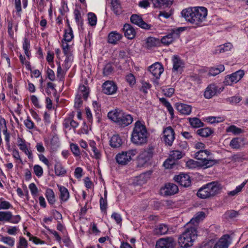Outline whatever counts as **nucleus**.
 Here are the masks:
<instances>
[{
	"mask_svg": "<svg viewBox=\"0 0 248 248\" xmlns=\"http://www.w3.org/2000/svg\"><path fill=\"white\" fill-rule=\"evenodd\" d=\"M150 173L146 172L141 174L138 178V182L139 185H142L145 183L149 178Z\"/></svg>",
	"mask_w": 248,
	"mask_h": 248,
	"instance_id": "nucleus-45",
	"label": "nucleus"
},
{
	"mask_svg": "<svg viewBox=\"0 0 248 248\" xmlns=\"http://www.w3.org/2000/svg\"><path fill=\"white\" fill-rule=\"evenodd\" d=\"M62 47L63 49V53L65 56L68 57V59L71 56V53L70 52L69 50V46L66 42H63V41H62Z\"/></svg>",
	"mask_w": 248,
	"mask_h": 248,
	"instance_id": "nucleus-50",
	"label": "nucleus"
},
{
	"mask_svg": "<svg viewBox=\"0 0 248 248\" xmlns=\"http://www.w3.org/2000/svg\"><path fill=\"white\" fill-rule=\"evenodd\" d=\"M65 73L61 65L59 64L57 69V77L59 78L60 80H63L64 77Z\"/></svg>",
	"mask_w": 248,
	"mask_h": 248,
	"instance_id": "nucleus-60",
	"label": "nucleus"
},
{
	"mask_svg": "<svg viewBox=\"0 0 248 248\" xmlns=\"http://www.w3.org/2000/svg\"><path fill=\"white\" fill-rule=\"evenodd\" d=\"M130 21L140 27L144 29H149L151 26L145 23L142 19V17L137 15H132L130 17Z\"/></svg>",
	"mask_w": 248,
	"mask_h": 248,
	"instance_id": "nucleus-16",
	"label": "nucleus"
},
{
	"mask_svg": "<svg viewBox=\"0 0 248 248\" xmlns=\"http://www.w3.org/2000/svg\"><path fill=\"white\" fill-rule=\"evenodd\" d=\"M244 139L242 138H236L232 139L230 143V146L232 149H239L244 144Z\"/></svg>",
	"mask_w": 248,
	"mask_h": 248,
	"instance_id": "nucleus-30",
	"label": "nucleus"
},
{
	"mask_svg": "<svg viewBox=\"0 0 248 248\" xmlns=\"http://www.w3.org/2000/svg\"><path fill=\"white\" fill-rule=\"evenodd\" d=\"M169 231L168 225L164 224H161L155 227L153 232L155 235H162L167 233Z\"/></svg>",
	"mask_w": 248,
	"mask_h": 248,
	"instance_id": "nucleus-27",
	"label": "nucleus"
},
{
	"mask_svg": "<svg viewBox=\"0 0 248 248\" xmlns=\"http://www.w3.org/2000/svg\"><path fill=\"white\" fill-rule=\"evenodd\" d=\"M179 189L178 186L173 183H168L161 189V194L165 196H171L177 193Z\"/></svg>",
	"mask_w": 248,
	"mask_h": 248,
	"instance_id": "nucleus-12",
	"label": "nucleus"
},
{
	"mask_svg": "<svg viewBox=\"0 0 248 248\" xmlns=\"http://www.w3.org/2000/svg\"><path fill=\"white\" fill-rule=\"evenodd\" d=\"M163 138L165 143L171 146L175 139V133L171 126L167 127L163 131Z\"/></svg>",
	"mask_w": 248,
	"mask_h": 248,
	"instance_id": "nucleus-9",
	"label": "nucleus"
},
{
	"mask_svg": "<svg viewBox=\"0 0 248 248\" xmlns=\"http://www.w3.org/2000/svg\"><path fill=\"white\" fill-rule=\"evenodd\" d=\"M12 214L9 211L3 212L0 211V221H10Z\"/></svg>",
	"mask_w": 248,
	"mask_h": 248,
	"instance_id": "nucleus-40",
	"label": "nucleus"
},
{
	"mask_svg": "<svg viewBox=\"0 0 248 248\" xmlns=\"http://www.w3.org/2000/svg\"><path fill=\"white\" fill-rule=\"evenodd\" d=\"M114 68L110 63H108L105 65L103 68V75L105 76H108L112 74Z\"/></svg>",
	"mask_w": 248,
	"mask_h": 248,
	"instance_id": "nucleus-43",
	"label": "nucleus"
},
{
	"mask_svg": "<svg viewBox=\"0 0 248 248\" xmlns=\"http://www.w3.org/2000/svg\"><path fill=\"white\" fill-rule=\"evenodd\" d=\"M46 196L50 204H53L55 202V194L52 189L47 188L46 192Z\"/></svg>",
	"mask_w": 248,
	"mask_h": 248,
	"instance_id": "nucleus-35",
	"label": "nucleus"
},
{
	"mask_svg": "<svg viewBox=\"0 0 248 248\" xmlns=\"http://www.w3.org/2000/svg\"><path fill=\"white\" fill-rule=\"evenodd\" d=\"M50 144L53 148H56L59 146V139L57 135L52 137L50 140Z\"/></svg>",
	"mask_w": 248,
	"mask_h": 248,
	"instance_id": "nucleus-54",
	"label": "nucleus"
},
{
	"mask_svg": "<svg viewBox=\"0 0 248 248\" xmlns=\"http://www.w3.org/2000/svg\"><path fill=\"white\" fill-rule=\"evenodd\" d=\"M117 85L112 81H107L102 85V92L106 94L112 95L117 91Z\"/></svg>",
	"mask_w": 248,
	"mask_h": 248,
	"instance_id": "nucleus-10",
	"label": "nucleus"
},
{
	"mask_svg": "<svg viewBox=\"0 0 248 248\" xmlns=\"http://www.w3.org/2000/svg\"><path fill=\"white\" fill-rule=\"evenodd\" d=\"M190 125L194 128H199L203 126V123L198 118L194 117L189 118Z\"/></svg>",
	"mask_w": 248,
	"mask_h": 248,
	"instance_id": "nucleus-39",
	"label": "nucleus"
},
{
	"mask_svg": "<svg viewBox=\"0 0 248 248\" xmlns=\"http://www.w3.org/2000/svg\"><path fill=\"white\" fill-rule=\"evenodd\" d=\"M242 100L240 96H232L227 99V101L232 104H236L240 102Z\"/></svg>",
	"mask_w": 248,
	"mask_h": 248,
	"instance_id": "nucleus-56",
	"label": "nucleus"
},
{
	"mask_svg": "<svg viewBox=\"0 0 248 248\" xmlns=\"http://www.w3.org/2000/svg\"><path fill=\"white\" fill-rule=\"evenodd\" d=\"M173 179L175 182L183 187H187L191 185L190 177L187 174L181 173L178 175H175Z\"/></svg>",
	"mask_w": 248,
	"mask_h": 248,
	"instance_id": "nucleus-11",
	"label": "nucleus"
},
{
	"mask_svg": "<svg viewBox=\"0 0 248 248\" xmlns=\"http://www.w3.org/2000/svg\"><path fill=\"white\" fill-rule=\"evenodd\" d=\"M124 111L119 109H115L109 111L108 114L109 119L119 124L121 117L124 115Z\"/></svg>",
	"mask_w": 248,
	"mask_h": 248,
	"instance_id": "nucleus-19",
	"label": "nucleus"
},
{
	"mask_svg": "<svg viewBox=\"0 0 248 248\" xmlns=\"http://www.w3.org/2000/svg\"><path fill=\"white\" fill-rule=\"evenodd\" d=\"M212 133L213 131L208 127L201 128L197 131V134L202 137H208Z\"/></svg>",
	"mask_w": 248,
	"mask_h": 248,
	"instance_id": "nucleus-37",
	"label": "nucleus"
},
{
	"mask_svg": "<svg viewBox=\"0 0 248 248\" xmlns=\"http://www.w3.org/2000/svg\"><path fill=\"white\" fill-rule=\"evenodd\" d=\"M110 145L113 148H119L123 144V140L118 135H113L109 140Z\"/></svg>",
	"mask_w": 248,
	"mask_h": 248,
	"instance_id": "nucleus-29",
	"label": "nucleus"
},
{
	"mask_svg": "<svg viewBox=\"0 0 248 248\" xmlns=\"http://www.w3.org/2000/svg\"><path fill=\"white\" fill-rule=\"evenodd\" d=\"M183 31L184 30L182 28L171 30L169 33L161 38V42L165 45H170L179 37L180 31Z\"/></svg>",
	"mask_w": 248,
	"mask_h": 248,
	"instance_id": "nucleus-7",
	"label": "nucleus"
},
{
	"mask_svg": "<svg viewBox=\"0 0 248 248\" xmlns=\"http://www.w3.org/2000/svg\"><path fill=\"white\" fill-rule=\"evenodd\" d=\"M205 217V214L203 212H198L187 224H190L189 226H193L194 225L196 228L197 224L201 221Z\"/></svg>",
	"mask_w": 248,
	"mask_h": 248,
	"instance_id": "nucleus-26",
	"label": "nucleus"
},
{
	"mask_svg": "<svg viewBox=\"0 0 248 248\" xmlns=\"http://www.w3.org/2000/svg\"><path fill=\"white\" fill-rule=\"evenodd\" d=\"M28 242L25 238L20 236L17 246V248H27Z\"/></svg>",
	"mask_w": 248,
	"mask_h": 248,
	"instance_id": "nucleus-55",
	"label": "nucleus"
},
{
	"mask_svg": "<svg viewBox=\"0 0 248 248\" xmlns=\"http://www.w3.org/2000/svg\"><path fill=\"white\" fill-rule=\"evenodd\" d=\"M184 155V154L178 150L172 151L170 152V158H172L175 161L182 158Z\"/></svg>",
	"mask_w": 248,
	"mask_h": 248,
	"instance_id": "nucleus-42",
	"label": "nucleus"
},
{
	"mask_svg": "<svg viewBox=\"0 0 248 248\" xmlns=\"http://www.w3.org/2000/svg\"><path fill=\"white\" fill-rule=\"evenodd\" d=\"M190 224L185 226V231L179 237L178 243L183 248H188L193 245V243L197 237V230L195 226H189Z\"/></svg>",
	"mask_w": 248,
	"mask_h": 248,
	"instance_id": "nucleus-2",
	"label": "nucleus"
},
{
	"mask_svg": "<svg viewBox=\"0 0 248 248\" xmlns=\"http://www.w3.org/2000/svg\"><path fill=\"white\" fill-rule=\"evenodd\" d=\"M69 29L65 30V33L63 36V40L65 42H70L74 37L72 28L68 25Z\"/></svg>",
	"mask_w": 248,
	"mask_h": 248,
	"instance_id": "nucleus-38",
	"label": "nucleus"
},
{
	"mask_svg": "<svg viewBox=\"0 0 248 248\" xmlns=\"http://www.w3.org/2000/svg\"><path fill=\"white\" fill-rule=\"evenodd\" d=\"M154 148L153 146H149L146 150L142 151L140 156L139 160L143 163H146L149 161L154 155Z\"/></svg>",
	"mask_w": 248,
	"mask_h": 248,
	"instance_id": "nucleus-15",
	"label": "nucleus"
},
{
	"mask_svg": "<svg viewBox=\"0 0 248 248\" xmlns=\"http://www.w3.org/2000/svg\"><path fill=\"white\" fill-rule=\"evenodd\" d=\"M60 191V199L63 202H66L69 198V193L66 188L63 186L58 185Z\"/></svg>",
	"mask_w": 248,
	"mask_h": 248,
	"instance_id": "nucleus-32",
	"label": "nucleus"
},
{
	"mask_svg": "<svg viewBox=\"0 0 248 248\" xmlns=\"http://www.w3.org/2000/svg\"><path fill=\"white\" fill-rule=\"evenodd\" d=\"M156 40L154 37H149L147 39L146 44L148 48L152 47V46L156 45Z\"/></svg>",
	"mask_w": 248,
	"mask_h": 248,
	"instance_id": "nucleus-58",
	"label": "nucleus"
},
{
	"mask_svg": "<svg viewBox=\"0 0 248 248\" xmlns=\"http://www.w3.org/2000/svg\"><path fill=\"white\" fill-rule=\"evenodd\" d=\"M122 35L116 31H112L108 35V42L110 44H116L121 39Z\"/></svg>",
	"mask_w": 248,
	"mask_h": 248,
	"instance_id": "nucleus-28",
	"label": "nucleus"
},
{
	"mask_svg": "<svg viewBox=\"0 0 248 248\" xmlns=\"http://www.w3.org/2000/svg\"><path fill=\"white\" fill-rule=\"evenodd\" d=\"M131 141L137 145H141L147 143L148 132L145 125L140 121H137L135 124L131 134Z\"/></svg>",
	"mask_w": 248,
	"mask_h": 248,
	"instance_id": "nucleus-1",
	"label": "nucleus"
},
{
	"mask_svg": "<svg viewBox=\"0 0 248 248\" xmlns=\"http://www.w3.org/2000/svg\"><path fill=\"white\" fill-rule=\"evenodd\" d=\"M12 206L9 202L4 201L2 198L0 199V210H6Z\"/></svg>",
	"mask_w": 248,
	"mask_h": 248,
	"instance_id": "nucleus-48",
	"label": "nucleus"
},
{
	"mask_svg": "<svg viewBox=\"0 0 248 248\" xmlns=\"http://www.w3.org/2000/svg\"><path fill=\"white\" fill-rule=\"evenodd\" d=\"M30 146V143H28L25 145H22L21 147H19V149L28 156L29 159H32L33 156Z\"/></svg>",
	"mask_w": 248,
	"mask_h": 248,
	"instance_id": "nucleus-36",
	"label": "nucleus"
},
{
	"mask_svg": "<svg viewBox=\"0 0 248 248\" xmlns=\"http://www.w3.org/2000/svg\"><path fill=\"white\" fill-rule=\"evenodd\" d=\"M149 71L156 78H160L164 71L162 65L159 62H155L149 67Z\"/></svg>",
	"mask_w": 248,
	"mask_h": 248,
	"instance_id": "nucleus-18",
	"label": "nucleus"
},
{
	"mask_svg": "<svg viewBox=\"0 0 248 248\" xmlns=\"http://www.w3.org/2000/svg\"><path fill=\"white\" fill-rule=\"evenodd\" d=\"M217 87L215 84H210L206 89L204 95L206 98L210 99L217 93Z\"/></svg>",
	"mask_w": 248,
	"mask_h": 248,
	"instance_id": "nucleus-25",
	"label": "nucleus"
},
{
	"mask_svg": "<svg viewBox=\"0 0 248 248\" xmlns=\"http://www.w3.org/2000/svg\"><path fill=\"white\" fill-rule=\"evenodd\" d=\"M76 21L78 23H82L80 12L79 10L75 9L74 12Z\"/></svg>",
	"mask_w": 248,
	"mask_h": 248,
	"instance_id": "nucleus-62",
	"label": "nucleus"
},
{
	"mask_svg": "<svg viewBox=\"0 0 248 248\" xmlns=\"http://www.w3.org/2000/svg\"><path fill=\"white\" fill-rule=\"evenodd\" d=\"M193 24L197 26H201L202 22L206 20L207 16V10L203 7H195Z\"/></svg>",
	"mask_w": 248,
	"mask_h": 248,
	"instance_id": "nucleus-6",
	"label": "nucleus"
},
{
	"mask_svg": "<svg viewBox=\"0 0 248 248\" xmlns=\"http://www.w3.org/2000/svg\"><path fill=\"white\" fill-rule=\"evenodd\" d=\"M175 161H176L172 158H170L169 156V158L166 159L164 162L163 164L164 166L167 169H171L172 168V166L175 164Z\"/></svg>",
	"mask_w": 248,
	"mask_h": 248,
	"instance_id": "nucleus-51",
	"label": "nucleus"
},
{
	"mask_svg": "<svg viewBox=\"0 0 248 248\" xmlns=\"http://www.w3.org/2000/svg\"><path fill=\"white\" fill-rule=\"evenodd\" d=\"M123 31L125 36L128 39H132L134 38L136 31L133 27L129 24H125L123 27Z\"/></svg>",
	"mask_w": 248,
	"mask_h": 248,
	"instance_id": "nucleus-21",
	"label": "nucleus"
},
{
	"mask_svg": "<svg viewBox=\"0 0 248 248\" xmlns=\"http://www.w3.org/2000/svg\"><path fill=\"white\" fill-rule=\"evenodd\" d=\"M89 23L91 26H95L96 24L97 17L93 13H89L88 14Z\"/></svg>",
	"mask_w": 248,
	"mask_h": 248,
	"instance_id": "nucleus-47",
	"label": "nucleus"
},
{
	"mask_svg": "<svg viewBox=\"0 0 248 248\" xmlns=\"http://www.w3.org/2000/svg\"><path fill=\"white\" fill-rule=\"evenodd\" d=\"M0 241L10 247H13L15 245V239L9 236H1L0 238Z\"/></svg>",
	"mask_w": 248,
	"mask_h": 248,
	"instance_id": "nucleus-41",
	"label": "nucleus"
},
{
	"mask_svg": "<svg viewBox=\"0 0 248 248\" xmlns=\"http://www.w3.org/2000/svg\"><path fill=\"white\" fill-rule=\"evenodd\" d=\"M227 131L232 132L234 134H239L242 132V130L234 125H231L227 128Z\"/></svg>",
	"mask_w": 248,
	"mask_h": 248,
	"instance_id": "nucleus-52",
	"label": "nucleus"
},
{
	"mask_svg": "<svg viewBox=\"0 0 248 248\" xmlns=\"http://www.w3.org/2000/svg\"><path fill=\"white\" fill-rule=\"evenodd\" d=\"M174 241L172 237L160 238L156 243L155 248H173Z\"/></svg>",
	"mask_w": 248,
	"mask_h": 248,
	"instance_id": "nucleus-13",
	"label": "nucleus"
},
{
	"mask_svg": "<svg viewBox=\"0 0 248 248\" xmlns=\"http://www.w3.org/2000/svg\"><path fill=\"white\" fill-rule=\"evenodd\" d=\"M78 94H81L85 99H87L88 97L89 91L85 85H80L79 87V93Z\"/></svg>",
	"mask_w": 248,
	"mask_h": 248,
	"instance_id": "nucleus-46",
	"label": "nucleus"
},
{
	"mask_svg": "<svg viewBox=\"0 0 248 248\" xmlns=\"http://www.w3.org/2000/svg\"><path fill=\"white\" fill-rule=\"evenodd\" d=\"M33 171L35 175L38 177H41L43 175V169L40 166L38 165H35L34 166Z\"/></svg>",
	"mask_w": 248,
	"mask_h": 248,
	"instance_id": "nucleus-53",
	"label": "nucleus"
},
{
	"mask_svg": "<svg viewBox=\"0 0 248 248\" xmlns=\"http://www.w3.org/2000/svg\"><path fill=\"white\" fill-rule=\"evenodd\" d=\"M244 75V71L239 70L230 75L227 76L224 81V84L228 86L236 83L243 77Z\"/></svg>",
	"mask_w": 248,
	"mask_h": 248,
	"instance_id": "nucleus-8",
	"label": "nucleus"
},
{
	"mask_svg": "<svg viewBox=\"0 0 248 248\" xmlns=\"http://www.w3.org/2000/svg\"><path fill=\"white\" fill-rule=\"evenodd\" d=\"M225 69L223 65H219L217 67H211L209 71L208 75L209 76H215L221 72H223Z\"/></svg>",
	"mask_w": 248,
	"mask_h": 248,
	"instance_id": "nucleus-33",
	"label": "nucleus"
},
{
	"mask_svg": "<svg viewBox=\"0 0 248 248\" xmlns=\"http://www.w3.org/2000/svg\"><path fill=\"white\" fill-rule=\"evenodd\" d=\"M175 106L177 110L182 114L188 115L191 112V107L190 105L177 103Z\"/></svg>",
	"mask_w": 248,
	"mask_h": 248,
	"instance_id": "nucleus-20",
	"label": "nucleus"
},
{
	"mask_svg": "<svg viewBox=\"0 0 248 248\" xmlns=\"http://www.w3.org/2000/svg\"><path fill=\"white\" fill-rule=\"evenodd\" d=\"M211 153L208 150H199L194 155V157L197 160H201L200 166L205 168L211 167L217 163L215 159H209L208 157Z\"/></svg>",
	"mask_w": 248,
	"mask_h": 248,
	"instance_id": "nucleus-4",
	"label": "nucleus"
},
{
	"mask_svg": "<svg viewBox=\"0 0 248 248\" xmlns=\"http://www.w3.org/2000/svg\"><path fill=\"white\" fill-rule=\"evenodd\" d=\"M111 10L116 15H120L122 13V8L119 0H111Z\"/></svg>",
	"mask_w": 248,
	"mask_h": 248,
	"instance_id": "nucleus-31",
	"label": "nucleus"
},
{
	"mask_svg": "<svg viewBox=\"0 0 248 248\" xmlns=\"http://www.w3.org/2000/svg\"><path fill=\"white\" fill-rule=\"evenodd\" d=\"M222 186L217 182H212L201 187L197 193V195L201 199H207L220 193Z\"/></svg>",
	"mask_w": 248,
	"mask_h": 248,
	"instance_id": "nucleus-3",
	"label": "nucleus"
},
{
	"mask_svg": "<svg viewBox=\"0 0 248 248\" xmlns=\"http://www.w3.org/2000/svg\"><path fill=\"white\" fill-rule=\"evenodd\" d=\"M126 80L130 85H133L136 82L135 78L132 74H130L126 76Z\"/></svg>",
	"mask_w": 248,
	"mask_h": 248,
	"instance_id": "nucleus-63",
	"label": "nucleus"
},
{
	"mask_svg": "<svg viewBox=\"0 0 248 248\" xmlns=\"http://www.w3.org/2000/svg\"><path fill=\"white\" fill-rule=\"evenodd\" d=\"M121 117L118 125L123 127H125L129 125L132 123L133 120V117L131 115L124 112V115Z\"/></svg>",
	"mask_w": 248,
	"mask_h": 248,
	"instance_id": "nucleus-23",
	"label": "nucleus"
},
{
	"mask_svg": "<svg viewBox=\"0 0 248 248\" xmlns=\"http://www.w3.org/2000/svg\"><path fill=\"white\" fill-rule=\"evenodd\" d=\"M70 149L73 154L76 156H78L80 155L79 147L77 144L71 143L70 144Z\"/></svg>",
	"mask_w": 248,
	"mask_h": 248,
	"instance_id": "nucleus-49",
	"label": "nucleus"
},
{
	"mask_svg": "<svg viewBox=\"0 0 248 248\" xmlns=\"http://www.w3.org/2000/svg\"><path fill=\"white\" fill-rule=\"evenodd\" d=\"M195 7H189L184 9L181 12L182 16L185 18L186 20L190 23L193 24V20L194 19Z\"/></svg>",
	"mask_w": 248,
	"mask_h": 248,
	"instance_id": "nucleus-17",
	"label": "nucleus"
},
{
	"mask_svg": "<svg viewBox=\"0 0 248 248\" xmlns=\"http://www.w3.org/2000/svg\"><path fill=\"white\" fill-rule=\"evenodd\" d=\"M171 0H151V3L156 8H166L172 5Z\"/></svg>",
	"mask_w": 248,
	"mask_h": 248,
	"instance_id": "nucleus-22",
	"label": "nucleus"
},
{
	"mask_svg": "<svg viewBox=\"0 0 248 248\" xmlns=\"http://www.w3.org/2000/svg\"><path fill=\"white\" fill-rule=\"evenodd\" d=\"M225 215L226 217H228L230 218H233L237 217L239 215V213L238 212L232 210L226 212Z\"/></svg>",
	"mask_w": 248,
	"mask_h": 248,
	"instance_id": "nucleus-61",
	"label": "nucleus"
},
{
	"mask_svg": "<svg viewBox=\"0 0 248 248\" xmlns=\"http://www.w3.org/2000/svg\"><path fill=\"white\" fill-rule=\"evenodd\" d=\"M232 45L230 43H227L222 45L219 46L216 50V53H223L229 51L232 48Z\"/></svg>",
	"mask_w": 248,
	"mask_h": 248,
	"instance_id": "nucleus-34",
	"label": "nucleus"
},
{
	"mask_svg": "<svg viewBox=\"0 0 248 248\" xmlns=\"http://www.w3.org/2000/svg\"><path fill=\"white\" fill-rule=\"evenodd\" d=\"M55 172L57 176L63 175L66 173V170L62 165L60 163H57L55 165Z\"/></svg>",
	"mask_w": 248,
	"mask_h": 248,
	"instance_id": "nucleus-44",
	"label": "nucleus"
},
{
	"mask_svg": "<svg viewBox=\"0 0 248 248\" xmlns=\"http://www.w3.org/2000/svg\"><path fill=\"white\" fill-rule=\"evenodd\" d=\"M232 240L228 234L223 235L215 244L213 248H228Z\"/></svg>",
	"mask_w": 248,
	"mask_h": 248,
	"instance_id": "nucleus-14",
	"label": "nucleus"
},
{
	"mask_svg": "<svg viewBox=\"0 0 248 248\" xmlns=\"http://www.w3.org/2000/svg\"><path fill=\"white\" fill-rule=\"evenodd\" d=\"M82 104L81 100V94H77L76 96L75 102V107L77 108H80Z\"/></svg>",
	"mask_w": 248,
	"mask_h": 248,
	"instance_id": "nucleus-57",
	"label": "nucleus"
},
{
	"mask_svg": "<svg viewBox=\"0 0 248 248\" xmlns=\"http://www.w3.org/2000/svg\"><path fill=\"white\" fill-rule=\"evenodd\" d=\"M100 209L101 211H106L107 208V200L104 199L102 197H101L100 199Z\"/></svg>",
	"mask_w": 248,
	"mask_h": 248,
	"instance_id": "nucleus-64",
	"label": "nucleus"
},
{
	"mask_svg": "<svg viewBox=\"0 0 248 248\" xmlns=\"http://www.w3.org/2000/svg\"><path fill=\"white\" fill-rule=\"evenodd\" d=\"M24 123L26 127L29 129H32L34 128V123L31 120L29 117H28L24 121Z\"/></svg>",
	"mask_w": 248,
	"mask_h": 248,
	"instance_id": "nucleus-59",
	"label": "nucleus"
},
{
	"mask_svg": "<svg viewBox=\"0 0 248 248\" xmlns=\"http://www.w3.org/2000/svg\"><path fill=\"white\" fill-rule=\"evenodd\" d=\"M137 154V151L136 149H130L118 154L115 158L119 164L125 165L129 162Z\"/></svg>",
	"mask_w": 248,
	"mask_h": 248,
	"instance_id": "nucleus-5",
	"label": "nucleus"
},
{
	"mask_svg": "<svg viewBox=\"0 0 248 248\" xmlns=\"http://www.w3.org/2000/svg\"><path fill=\"white\" fill-rule=\"evenodd\" d=\"M173 68L174 72H181L184 67V63L182 60L177 56L174 55L172 59Z\"/></svg>",
	"mask_w": 248,
	"mask_h": 248,
	"instance_id": "nucleus-24",
	"label": "nucleus"
}]
</instances>
